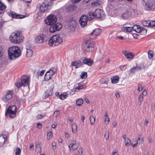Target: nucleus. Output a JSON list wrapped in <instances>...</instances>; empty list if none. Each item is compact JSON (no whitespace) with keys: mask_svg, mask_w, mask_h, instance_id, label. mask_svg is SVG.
Wrapping results in <instances>:
<instances>
[{"mask_svg":"<svg viewBox=\"0 0 155 155\" xmlns=\"http://www.w3.org/2000/svg\"><path fill=\"white\" fill-rule=\"evenodd\" d=\"M83 101L81 99H78L76 101V104L78 106H80L83 104Z\"/></svg>","mask_w":155,"mask_h":155,"instance_id":"f704fd0d","label":"nucleus"},{"mask_svg":"<svg viewBox=\"0 0 155 155\" xmlns=\"http://www.w3.org/2000/svg\"><path fill=\"white\" fill-rule=\"evenodd\" d=\"M137 71H140L142 69H143L144 70L147 68L143 64H142L138 65L135 67Z\"/></svg>","mask_w":155,"mask_h":155,"instance_id":"a878e982","label":"nucleus"},{"mask_svg":"<svg viewBox=\"0 0 155 155\" xmlns=\"http://www.w3.org/2000/svg\"><path fill=\"white\" fill-rule=\"evenodd\" d=\"M13 94L12 91H6L2 98V100L6 103H8L9 100L12 98Z\"/></svg>","mask_w":155,"mask_h":155,"instance_id":"ddd939ff","label":"nucleus"},{"mask_svg":"<svg viewBox=\"0 0 155 155\" xmlns=\"http://www.w3.org/2000/svg\"><path fill=\"white\" fill-rule=\"evenodd\" d=\"M17 112V107L15 105L9 106L6 110L5 115L9 118L14 117Z\"/></svg>","mask_w":155,"mask_h":155,"instance_id":"423d86ee","label":"nucleus"},{"mask_svg":"<svg viewBox=\"0 0 155 155\" xmlns=\"http://www.w3.org/2000/svg\"><path fill=\"white\" fill-rule=\"evenodd\" d=\"M53 135L52 132V131H50L48 132L47 134V139L48 140H49L52 138Z\"/></svg>","mask_w":155,"mask_h":155,"instance_id":"ea45409f","label":"nucleus"},{"mask_svg":"<svg viewBox=\"0 0 155 155\" xmlns=\"http://www.w3.org/2000/svg\"><path fill=\"white\" fill-rule=\"evenodd\" d=\"M90 121L91 124H93L95 121V118L93 116H91L90 117Z\"/></svg>","mask_w":155,"mask_h":155,"instance_id":"c03bdc74","label":"nucleus"},{"mask_svg":"<svg viewBox=\"0 0 155 155\" xmlns=\"http://www.w3.org/2000/svg\"><path fill=\"white\" fill-rule=\"evenodd\" d=\"M131 15V11L127 10L121 15V17L123 19H127L130 17Z\"/></svg>","mask_w":155,"mask_h":155,"instance_id":"412c9836","label":"nucleus"},{"mask_svg":"<svg viewBox=\"0 0 155 155\" xmlns=\"http://www.w3.org/2000/svg\"><path fill=\"white\" fill-rule=\"evenodd\" d=\"M62 27V25L61 23L56 22L50 26L49 28V31L51 33L60 30Z\"/></svg>","mask_w":155,"mask_h":155,"instance_id":"f8f14e48","label":"nucleus"},{"mask_svg":"<svg viewBox=\"0 0 155 155\" xmlns=\"http://www.w3.org/2000/svg\"><path fill=\"white\" fill-rule=\"evenodd\" d=\"M142 89L143 88L142 86L140 84H138L137 90L139 91H142Z\"/></svg>","mask_w":155,"mask_h":155,"instance_id":"6e6d98bb","label":"nucleus"},{"mask_svg":"<svg viewBox=\"0 0 155 155\" xmlns=\"http://www.w3.org/2000/svg\"><path fill=\"white\" fill-rule=\"evenodd\" d=\"M147 94V91L146 90H144V91H143L142 94H142V95H143V96L146 95Z\"/></svg>","mask_w":155,"mask_h":155,"instance_id":"680f3d73","label":"nucleus"},{"mask_svg":"<svg viewBox=\"0 0 155 155\" xmlns=\"http://www.w3.org/2000/svg\"><path fill=\"white\" fill-rule=\"evenodd\" d=\"M147 32V30L146 29H144L143 28H142V29L141 30V32L140 33L142 35H145Z\"/></svg>","mask_w":155,"mask_h":155,"instance_id":"37998d69","label":"nucleus"},{"mask_svg":"<svg viewBox=\"0 0 155 155\" xmlns=\"http://www.w3.org/2000/svg\"><path fill=\"white\" fill-rule=\"evenodd\" d=\"M56 72V69L54 68H51L48 71H47L45 73V76L44 80L45 81H48L51 79L52 76Z\"/></svg>","mask_w":155,"mask_h":155,"instance_id":"9b49d317","label":"nucleus"},{"mask_svg":"<svg viewBox=\"0 0 155 155\" xmlns=\"http://www.w3.org/2000/svg\"><path fill=\"white\" fill-rule=\"evenodd\" d=\"M42 125L40 124L39 123H38L37 125V128L38 129L41 128L42 127Z\"/></svg>","mask_w":155,"mask_h":155,"instance_id":"338daca9","label":"nucleus"},{"mask_svg":"<svg viewBox=\"0 0 155 155\" xmlns=\"http://www.w3.org/2000/svg\"><path fill=\"white\" fill-rule=\"evenodd\" d=\"M117 124V123L116 121L115 120H114L112 123V125L113 126V127H115L116 126Z\"/></svg>","mask_w":155,"mask_h":155,"instance_id":"69168bd1","label":"nucleus"},{"mask_svg":"<svg viewBox=\"0 0 155 155\" xmlns=\"http://www.w3.org/2000/svg\"><path fill=\"white\" fill-rule=\"evenodd\" d=\"M136 71L137 70L135 67L131 68L130 69V74H131L132 73H134L135 72V71Z\"/></svg>","mask_w":155,"mask_h":155,"instance_id":"a18cd8bd","label":"nucleus"},{"mask_svg":"<svg viewBox=\"0 0 155 155\" xmlns=\"http://www.w3.org/2000/svg\"><path fill=\"white\" fill-rule=\"evenodd\" d=\"M8 56L11 60H15L20 57L21 54V51L18 46H13L9 47L8 50Z\"/></svg>","mask_w":155,"mask_h":155,"instance_id":"f257e3e1","label":"nucleus"},{"mask_svg":"<svg viewBox=\"0 0 155 155\" xmlns=\"http://www.w3.org/2000/svg\"><path fill=\"white\" fill-rule=\"evenodd\" d=\"M154 26H155V21H150V27H152Z\"/></svg>","mask_w":155,"mask_h":155,"instance_id":"603ef678","label":"nucleus"},{"mask_svg":"<svg viewBox=\"0 0 155 155\" xmlns=\"http://www.w3.org/2000/svg\"><path fill=\"white\" fill-rule=\"evenodd\" d=\"M44 38L43 34L39 35L36 36L35 38V42L37 43L40 44L43 43Z\"/></svg>","mask_w":155,"mask_h":155,"instance_id":"f3484780","label":"nucleus"},{"mask_svg":"<svg viewBox=\"0 0 155 155\" xmlns=\"http://www.w3.org/2000/svg\"><path fill=\"white\" fill-rule=\"evenodd\" d=\"M7 6L2 0H0V15H2L5 13Z\"/></svg>","mask_w":155,"mask_h":155,"instance_id":"6ab92c4d","label":"nucleus"},{"mask_svg":"<svg viewBox=\"0 0 155 155\" xmlns=\"http://www.w3.org/2000/svg\"><path fill=\"white\" fill-rule=\"evenodd\" d=\"M83 64H86L88 66H91L93 64V61L89 58H85L82 61Z\"/></svg>","mask_w":155,"mask_h":155,"instance_id":"5701e85b","label":"nucleus"},{"mask_svg":"<svg viewBox=\"0 0 155 155\" xmlns=\"http://www.w3.org/2000/svg\"><path fill=\"white\" fill-rule=\"evenodd\" d=\"M142 23L143 26L150 27V20H144L142 21Z\"/></svg>","mask_w":155,"mask_h":155,"instance_id":"2f4dec72","label":"nucleus"},{"mask_svg":"<svg viewBox=\"0 0 155 155\" xmlns=\"http://www.w3.org/2000/svg\"><path fill=\"white\" fill-rule=\"evenodd\" d=\"M6 139V135L3 134L0 135V146H2L4 143Z\"/></svg>","mask_w":155,"mask_h":155,"instance_id":"b1692460","label":"nucleus"},{"mask_svg":"<svg viewBox=\"0 0 155 155\" xmlns=\"http://www.w3.org/2000/svg\"><path fill=\"white\" fill-rule=\"evenodd\" d=\"M79 145L78 142L73 141L71 143H70L68 146L70 150H75L77 149Z\"/></svg>","mask_w":155,"mask_h":155,"instance_id":"a211bd4d","label":"nucleus"},{"mask_svg":"<svg viewBox=\"0 0 155 155\" xmlns=\"http://www.w3.org/2000/svg\"><path fill=\"white\" fill-rule=\"evenodd\" d=\"M44 116H43L41 114H38L37 116V117L38 119H41L43 117H44Z\"/></svg>","mask_w":155,"mask_h":155,"instance_id":"e2e57ef3","label":"nucleus"},{"mask_svg":"<svg viewBox=\"0 0 155 155\" xmlns=\"http://www.w3.org/2000/svg\"><path fill=\"white\" fill-rule=\"evenodd\" d=\"M53 0H45L40 6V10L41 12L44 13L48 11V7L50 6Z\"/></svg>","mask_w":155,"mask_h":155,"instance_id":"6e6552de","label":"nucleus"},{"mask_svg":"<svg viewBox=\"0 0 155 155\" xmlns=\"http://www.w3.org/2000/svg\"><path fill=\"white\" fill-rule=\"evenodd\" d=\"M100 81L101 83L103 84H107V82L106 81H105V79L104 78H101L100 80Z\"/></svg>","mask_w":155,"mask_h":155,"instance_id":"5fc2aeb1","label":"nucleus"},{"mask_svg":"<svg viewBox=\"0 0 155 155\" xmlns=\"http://www.w3.org/2000/svg\"><path fill=\"white\" fill-rule=\"evenodd\" d=\"M139 101L140 103L142 102L143 101V96L142 94H140L138 98Z\"/></svg>","mask_w":155,"mask_h":155,"instance_id":"3c124183","label":"nucleus"},{"mask_svg":"<svg viewBox=\"0 0 155 155\" xmlns=\"http://www.w3.org/2000/svg\"><path fill=\"white\" fill-rule=\"evenodd\" d=\"M33 51L32 50L30 49H26V57H31L33 54Z\"/></svg>","mask_w":155,"mask_h":155,"instance_id":"c85d7f7f","label":"nucleus"},{"mask_svg":"<svg viewBox=\"0 0 155 155\" xmlns=\"http://www.w3.org/2000/svg\"><path fill=\"white\" fill-rule=\"evenodd\" d=\"M83 148H82L80 147L78 149V155H82L83 153Z\"/></svg>","mask_w":155,"mask_h":155,"instance_id":"09e8293b","label":"nucleus"},{"mask_svg":"<svg viewBox=\"0 0 155 155\" xmlns=\"http://www.w3.org/2000/svg\"><path fill=\"white\" fill-rule=\"evenodd\" d=\"M24 37L18 32H13L10 37L11 42L15 44L19 43L23 41Z\"/></svg>","mask_w":155,"mask_h":155,"instance_id":"7ed1b4c3","label":"nucleus"},{"mask_svg":"<svg viewBox=\"0 0 155 155\" xmlns=\"http://www.w3.org/2000/svg\"><path fill=\"white\" fill-rule=\"evenodd\" d=\"M68 97V95L66 94H61L59 96V98L62 100H63L67 98Z\"/></svg>","mask_w":155,"mask_h":155,"instance_id":"4c0bfd02","label":"nucleus"},{"mask_svg":"<svg viewBox=\"0 0 155 155\" xmlns=\"http://www.w3.org/2000/svg\"><path fill=\"white\" fill-rule=\"evenodd\" d=\"M8 15L13 18H22L25 17L23 15L13 13V12H7Z\"/></svg>","mask_w":155,"mask_h":155,"instance_id":"dca6fc26","label":"nucleus"},{"mask_svg":"<svg viewBox=\"0 0 155 155\" xmlns=\"http://www.w3.org/2000/svg\"><path fill=\"white\" fill-rule=\"evenodd\" d=\"M72 131L73 133H75L77 130V125L75 124H73L71 126Z\"/></svg>","mask_w":155,"mask_h":155,"instance_id":"72a5a7b5","label":"nucleus"},{"mask_svg":"<svg viewBox=\"0 0 155 155\" xmlns=\"http://www.w3.org/2000/svg\"><path fill=\"white\" fill-rule=\"evenodd\" d=\"M87 77V73L86 72H82L81 74L80 75L81 78L85 79Z\"/></svg>","mask_w":155,"mask_h":155,"instance_id":"e433bc0d","label":"nucleus"},{"mask_svg":"<svg viewBox=\"0 0 155 155\" xmlns=\"http://www.w3.org/2000/svg\"><path fill=\"white\" fill-rule=\"evenodd\" d=\"M86 86L84 84L80 83L78 84V86L76 87V89L78 90H80L83 89H85Z\"/></svg>","mask_w":155,"mask_h":155,"instance_id":"c756f323","label":"nucleus"},{"mask_svg":"<svg viewBox=\"0 0 155 155\" xmlns=\"http://www.w3.org/2000/svg\"><path fill=\"white\" fill-rule=\"evenodd\" d=\"M115 95L117 98H119L120 97V95L119 92H116L115 93Z\"/></svg>","mask_w":155,"mask_h":155,"instance_id":"0e129e2a","label":"nucleus"},{"mask_svg":"<svg viewBox=\"0 0 155 155\" xmlns=\"http://www.w3.org/2000/svg\"><path fill=\"white\" fill-rule=\"evenodd\" d=\"M45 72V70H42L40 72V73H39V72H37V73H36V75H37V76L38 77L39 75H41V76H42L44 74Z\"/></svg>","mask_w":155,"mask_h":155,"instance_id":"79ce46f5","label":"nucleus"},{"mask_svg":"<svg viewBox=\"0 0 155 155\" xmlns=\"http://www.w3.org/2000/svg\"><path fill=\"white\" fill-rule=\"evenodd\" d=\"M104 11L99 9H96L94 12H90L89 13L90 20L95 17L100 19H102L104 17Z\"/></svg>","mask_w":155,"mask_h":155,"instance_id":"20e7f679","label":"nucleus"},{"mask_svg":"<svg viewBox=\"0 0 155 155\" xmlns=\"http://www.w3.org/2000/svg\"><path fill=\"white\" fill-rule=\"evenodd\" d=\"M30 80L29 78L23 76L20 80H19L15 83V84L16 86L18 88H19L22 86H28Z\"/></svg>","mask_w":155,"mask_h":155,"instance_id":"0eeeda50","label":"nucleus"},{"mask_svg":"<svg viewBox=\"0 0 155 155\" xmlns=\"http://www.w3.org/2000/svg\"><path fill=\"white\" fill-rule=\"evenodd\" d=\"M36 150L37 151H38V152H40L41 150V147L40 146V145L38 144H37L36 145Z\"/></svg>","mask_w":155,"mask_h":155,"instance_id":"a19ab883","label":"nucleus"},{"mask_svg":"<svg viewBox=\"0 0 155 155\" xmlns=\"http://www.w3.org/2000/svg\"><path fill=\"white\" fill-rule=\"evenodd\" d=\"M109 137V132H106L104 134V137L106 140H107Z\"/></svg>","mask_w":155,"mask_h":155,"instance_id":"49530a36","label":"nucleus"},{"mask_svg":"<svg viewBox=\"0 0 155 155\" xmlns=\"http://www.w3.org/2000/svg\"><path fill=\"white\" fill-rule=\"evenodd\" d=\"M122 29L128 32H131L132 30H133V27H123L122 28Z\"/></svg>","mask_w":155,"mask_h":155,"instance_id":"473e14b6","label":"nucleus"},{"mask_svg":"<svg viewBox=\"0 0 155 155\" xmlns=\"http://www.w3.org/2000/svg\"><path fill=\"white\" fill-rule=\"evenodd\" d=\"M104 122L106 124H108L109 123L110 121L109 118L108 117L107 113L106 112L104 116Z\"/></svg>","mask_w":155,"mask_h":155,"instance_id":"7c9ffc66","label":"nucleus"},{"mask_svg":"<svg viewBox=\"0 0 155 155\" xmlns=\"http://www.w3.org/2000/svg\"><path fill=\"white\" fill-rule=\"evenodd\" d=\"M53 93L52 90L51 89H48L45 92V98L48 97L51 95Z\"/></svg>","mask_w":155,"mask_h":155,"instance_id":"bb28decb","label":"nucleus"},{"mask_svg":"<svg viewBox=\"0 0 155 155\" xmlns=\"http://www.w3.org/2000/svg\"><path fill=\"white\" fill-rule=\"evenodd\" d=\"M3 53L4 51L2 47L0 46V57L3 55Z\"/></svg>","mask_w":155,"mask_h":155,"instance_id":"864d4df0","label":"nucleus"},{"mask_svg":"<svg viewBox=\"0 0 155 155\" xmlns=\"http://www.w3.org/2000/svg\"><path fill=\"white\" fill-rule=\"evenodd\" d=\"M21 151V150L19 148H17L15 150V155H20Z\"/></svg>","mask_w":155,"mask_h":155,"instance_id":"58836bf2","label":"nucleus"},{"mask_svg":"<svg viewBox=\"0 0 155 155\" xmlns=\"http://www.w3.org/2000/svg\"><path fill=\"white\" fill-rule=\"evenodd\" d=\"M142 28L137 25H134L133 26V31H135L137 33H140Z\"/></svg>","mask_w":155,"mask_h":155,"instance_id":"393cba45","label":"nucleus"},{"mask_svg":"<svg viewBox=\"0 0 155 155\" xmlns=\"http://www.w3.org/2000/svg\"><path fill=\"white\" fill-rule=\"evenodd\" d=\"M81 0H71V1L73 3H77L80 2Z\"/></svg>","mask_w":155,"mask_h":155,"instance_id":"052dcab7","label":"nucleus"},{"mask_svg":"<svg viewBox=\"0 0 155 155\" xmlns=\"http://www.w3.org/2000/svg\"><path fill=\"white\" fill-rule=\"evenodd\" d=\"M82 65V63L79 60L75 61H73L71 63V66H74L76 68H78Z\"/></svg>","mask_w":155,"mask_h":155,"instance_id":"4be33fe9","label":"nucleus"},{"mask_svg":"<svg viewBox=\"0 0 155 155\" xmlns=\"http://www.w3.org/2000/svg\"><path fill=\"white\" fill-rule=\"evenodd\" d=\"M65 137L68 138L70 137V135L68 133H65Z\"/></svg>","mask_w":155,"mask_h":155,"instance_id":"774afa93","label":"nucleus"},{"mask_svg":"<svg viewBox=\"0 0 155 155\" xmlns=\"http://www.w3.org/2000/svg\"><path fill=\"white\" fill-rule=\"evenodd\" d=\"M122 53L127 59H132L134 56V53L124 51Z\"/></svg>","mask_w":155,"mask_h":155,"instance_id":"aec40b11","label":"nucleus"},{"mask_svg":"<svg viewBox=\"0 0 155 155\" xmlns=\"http://www.w3.org/2000/svg\"><path fill=\"white\" fill-rule=\"evenodd\" d=\"M127 142H126L125 143V145L127 146V145H130V140L128 138H127Z\"/></svg>","mask_w":155,"mask_h":155,"instance_id":"13d9d810","label":"nucleus"},{"mask_svg":"<svg viewBox=\"0 0 155 155\" xmlns=\"http://www.w3.org/2000/svg\"><path fill=\"white\" fill-rule=\"evenodd\" d=\"M97 47L94 42L87 41L84 47L85 50L87 52H91L97 49Z\"/></svg>","mask_w":155,"mask_h":155,"instance_id":"9d476101","label":"nucleus"},{"mask_svg":"<svg viewBox=\"0 0 155 155\" xmlns=\"http://www.w3.org/2000/svg\"><path fill=\"white\" fill-rule=\"evenodd\" d=\"M143 3L146 10L151 11L155 10V2L154 0H145Z\"/></svg>","mask_w":155,"mask_h":155,"instance_id":"39448f33","label":"nucleus"},{"mask_svg":"<svg viewBox=\"0 0 155 155\" xmlns=\"http://www.w3.org/2000/svg\"><path fill=\"white\" fill-rule=\"evenodd\" d=\"M112 155H118L117 150H113V151L112 153Z\"/></svg>","mask_w":155,"mask_h":155,"instance_id":"bf43d9fd","label":"nucleus"},{"mask_svg":"<svg viewBox=\"0 0 155 155\" xmlns=\"http://www.w3.org/2000/svg\"><path fill=\"white\" fill-rule=\"evenodd\" d=\"M138 136L137 142L139 144L141 143L143 141V138L141 137V135H139Z\"/></svg>","mask_w":155,"mask_h":155,"instance_id":"c9c22d12","label":"nucleus"},{"mask_svg":"<svg viewBox=\"0 0 155 155\" xmlns=\"http://www.w3.org/2000/svg\"><path fill=\"white\" fill-rule=\"evenodd\" d=\"M62 39L59 35H56L52 36L48 41V44L50 46L54 47L59 44H62Z\"/></svg>","mask_w":155,"mask_h":155,"instance_id":"f03ea898","label":"nucleus"},{"mask_svg":"<svg viewBox=\"0 0 155 155\" xmlns=\"http://www.w3.org/2000/svg\"><path fill=\"white\" fill-rule=\"evenodd\" d=\"M102 31V29L100 28H96L90 34V38L92 39H94L96 37L99 35Z\"/></svg>","mask_w":155,"mask_h":155,"instance_id":"2eb2a0df","label":"nucleus"},{"mask_svg":"<svg viewBox=\"0 0 155 155\" xmlns=\"http://www.w3.org/2000/svg\"><path fill=\"white\" fill-rule=\"evenodd\" d=\"M57 20V18L55 15H50L47 17L46 19L45 20L44 22L46 24L51 26L54 23H56Z\"/></svg>","mask_w":155,"mask_h":155,"instance_id":"1a4fd4ad","label":"nucleus"},{"mask_svg":"<svg viewBox=\"0 0 155 155\" xmlns=\"http://www.w3.org/2000/svg\"><path fill=\"white\" fill-rule=\"evenodd\" d=\"M119 77L118 76H116L111 78V82L113 84L117 83L119 81Z\"/></svg>","mask_w":155,"mask_h":155,"instance_id":"cd10ccee","label":"nucleus"},{"mask_svg":"<svg viewBox=\"0 0 155 155\" xmlns=\"http://www.w3.org/2000/svg\"><path fill=\"white\" fill-rule=\"evenodd\" d=\"M148 55L149 59H151L153 58V54L152 53H150V52L148 51Z\"/></svg>","mask_w":155,"mask_h":155,"instance_id":"4d7b16f0","label":"nucleus"},{"mask_svg":"<svg viewBox=\"0 0 155 155\" xmlns=\"http://www.w3.org/2000/svg\"><path fill=\"white\" fill-rule=\"evenodd\" d=\"M120 69L122 71L125 70L126 68V65L120 66Z\"/></svg>","mask_w":155,"mask_h":155,"instance_id":"8fccbe9b","label":"nucleus"},{"mask_svg":"<svg viewBox=\"0 0 155 155\" xmlns=\"http://www.w3.org/2000/svg\"><path fill=\"white\" fill-rule=\"evenodd\" d=\"M59 114L60 111L58 110L55 111L54 113V116L55 117L58 116Z\"/></svg>","mask_w":155,"mask_h":155,"instance_id":"de8ad7c7","label":"nucleus"},{"mask_svg":"<svg viewBox=\"0 0 155 155\" xmlns=\"http://www.w3.org/2000/svg\"><path fill=\"white\" fill-rule=\"evenodd\" d=\"M88 20V17L85 15H83L80 17L79 22L82 28H84L87 25Z\"/></svg>","mask_w":155,"mask_h":155,"instance_id":"4468645a","label":"nucleus"}]
</instances>
